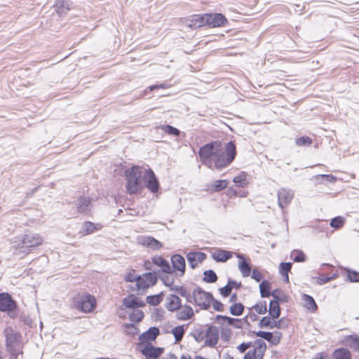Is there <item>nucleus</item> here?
Wrapping results in <instances>:
<instances>
[{"label":"nucleus","mask_w":359,"mask_h":359,"mask_svg":"<svg viewBox=\"0 0 359 359\" xmlns=\"http://www.w3.org/2000/svg\"><path fill=\"white\" fill-rule=\"evenodd\" d=\"M236 147L230 141L224 145L219 141H214L200 148L199 156L204 165L217 170L230 165L236 156Z\"/></svg>","instance_id":"obj_1"},{"label":"nucleus","mask_w":359,"mask_h":359,"mask_svg":"<svg viewBox=\"0 0 359 359\" xmlns=\"http://www.w3.org/2000/svg\"><path fill=\"white\" fill-rule=\"evenodd\" d=\"M126 188L128 194H137L147 187L151 192L158 191L159 183L151 169L133 166L125 172Z\"/></svg>","instance_id":"obj_2"},{"label":"nucleus","mask_w":359,"mask_h":359,"mask_svg":"<svg viewBox=\"0 0 359 359\" xmlns=\"http://www.w3.org/2000/svg\"><path fill=\"white\" fill-rule=\"evenodd\" d=\"M4 334L6 338V350L11 353V359H18L22 356L20 351L21 334L11 327H6Z\"/></svg>","instance_id":"obj_3"},{"label":"nucleus","mask_w":359,"mask_h":359,"mask_svg":"<svg viewBox=\"0 0 359 359\" xmlns=\"http://www.w3.org/2000/svg\"><path fill=\"white\" fill-rule=\"evenodd\" d=\"M211 299H213V296L210 292H205L201 287H197L194 290V302L201 309H208L210 307Z\"/></svg>","instance_id":"obj_4"},{"label":"nucleus","mask_w":359,"mask_h":359,"mask_svg":"<svg viewBox=\"0 0 359 359\" xmlns=\"http://www.w3.org/2000/svg\"><path fill=\"white\" fill-rule=\"evenodd\" d=\"M42 238L39 234H27L25 235L22 240L19 247L22 249V252H29L36 246L42 244Z\"/></svg>","instance_id":"obj_5"},{"label":"nucleus","mask_w":359,"mask_h":359,"mask_svg":"<svg viewBox=\"0 0 359 359\" xmlns=\"http://www.w3.org/2000/svg\"><path fill=\"white\" fill-rule=\"evenodd\" d=\"M156 281L157 277L155 273H145L142 276H138L136 287L139 292H143L149 287L154 285Z\"/></svg>","instance_id":"obj_6"},{"label":"nucleus","mask_w":359,"mask_h":359,"mask_svg":"<svg viewBox=\"0 0 359 359\" xmlns=\"http://www.w3.org/2000/svg\"><path fill=\"white\" fill-rule=\"evenodd\" d=\"M95 306V298L91 294L81 296L75 303V307L85 313L92 311Z\"/></svg>","instance_id":"obj_7"},{"label":"nucleus","mask_w":359,"mask_h":359,"mask_svg":"<svg viewBox=\"0 0 359 359\" xmlns=\"http://www.w3.org/2000/svg\"><path fill=\"white\" fill-rule=\"evenodd\" d=\"M266 350V343L262 339H257L253 343V350L249 351L243 359H262Z\"/></svg>","instance_id":"obj_8"},{"label":"nucleus","mask_w":359,"mask_h":359,"mask_svg":"<svg viewBox=\"0 0 359 359\" xmlns=\"http://www.w3.org/2000/svg\"><path fill=\"white\" fill-rule=\"evenodd\" d=\"M206 26L216 27L223 26L227 22L226 18L221 13H205Z\"/></svg>","instance_id":"obj_9"},{"label":"nucleus","mask_w":359,"mask_h":359,"mask_svg":"<svg viewBox=\"0 0 359 359\" xmlns=\"http://www.w3.org/2000/svg\"><path fill=\"white\" fill-rule=\"evenodd\" d=\"M15 307L16 303L9 294H0V311H8L10 316H11Z\"/></svg>","instance_id":"obj_10"},{"label":"nucleus","mask_w":359,"mask_h":359,"mask_svg":"<svg viewBox=\"0 0 359 359\" xmlns=\"http://www.w3.org/2000/svg\"><path fill=\"white\" fill-rule=\"evenodd\" d=\"M205 344L209 346H215L219 339V330L217 327L210 325L205 329Z\"/></svg>","instance_id":"obj_11"},{"label":"nucleus","mask_w":359,"mask_h":359,"mask_svg":"<svg viewBox=\"0 0 359 359\" xmlns=\"http://www.w3.org/2000/svg\"><path fill=\"white\" fill-rule=\"evenodd\" d=\"M278 205L283 208L287 206L294 197V192L290 189L283 188L278 191Z\"/></svg>","instance_id":"obj_12"},{"label":"nucleus","mask_w":359,"mask_h":359,"mask_svg":"<svg viewBox=\"0 0 359 359\" xmlns=\"http://www.w3.org/2000/svg\"><path fill=\"white\" fill-rule=\"evenodd\" d=\"M184 24L192 29H196L203 26H206L205 14L193 15L184 20Z\"/></svg>","instance_id":"obj_13"},{"label":"nucleus","mask_w":359,"mask_h":359,"mask_svg":"<svg viewBox=\"0 0 359 359\" xmlns=\"http://www.w3.org/2000/svg\"><path fill=\"white\" fill-rule=\"evenodd\" d=\"M207 255L202 252H190L187 255V259L191 268L195 269L198 263L205 259Z\"/></svg>","instance_id":"obj_14"},{"label":"nucleus","mask_w":359,"mask_h":359,"mask_svg":"<svg viewBox=\"0 0 359 359\" xmlns=\"http://www.w3.org/2000/svg\"><path fill=\"white\" fill-rule=\"evenodd\" d=\"M123 304L128 309H138L145 306V303L138 297L130 294L123 300Z\"/></svg>","instance_id":"obj_15"},{"label":"nucleus","mask_w":359,"mask_h":359,"mask_svg":"<svg viewBox=\"0 0 359 359\" xmlns=\"http://www.w3.org/2000/svg\"><path fill=\"white\" fill-rule=\"evenodd\" d=\"M171 262L173 267V269L175 271H177L180 272L179 276H182L184 274L185 272V268H186V263L184 258L178 255H174L171 257Z\"/></svg>","instance_id":"obj_16"},{"label":"nucleus","mask_w":359,"mask_h":359,"mask_svg":"<svg viewBox=\"0 0 359 359\" xmlns=\"http://www.w3.org/2000/svg\"><path fill=\"white\" fill-rule=\"evenodd\" d=\"M139 243L153 250H159L162 248V244L158 241L151 236H141L138 238Z\"/></svg>","instance_id":"obj_17"},{"label":"nucleus","mask_w":359,"mask_h":359,"mask_svg":"<svg viewBox=\"0 0 359 359\" xmlns=\"http://www.w3.org/2000/svg\"><path fill=\"white\" fill-rule=\"evenodd\" d=\"M142 354L148 358H156L162 353V348L151 345H145L141 350Z\"/></svg>","instance_id":"obj_18"},{"label":"nucleus","mask_w":359,"mask_h":359,"mask_svg":"<svg viewBox=\"0 0 359 359\" xmlns=\"http://www.w3.org/2000/svg\"><path fill=\"white\" fill-rule=\"evenodd\" d=\"M232 252L216 249L212 252V257L217 262H224L232 257Z\"/></svg>","instance_id":"obj_19"},{"label":"nucleus","mask_w":359,"mask_h":359,"mask_svg":"<svg viewBox=\"0 0 359 359\" xmlns=\"http://www.w3.org/2000/svg\"><path fill=\"white\" fill-rule=\"evenodd\" d=\"M194 311L189 306H181L177 311V318L181 320H187L192 318Z\"/></svg>","instance_id":"obj_20"},{"label":"nucleus","mask_w":359,"mask_h":359,"mask_svg":"<svg viewBox=\"0 0 359 359\" xmlns=\"http://www.w3.org/2000/svg\"><path fill=\"white\" fill-rule=\"evenodd\" d=\"M152 262L161 267L162 269V271L165 273H172V269L170 267V265L168 261H166L165 259H163L161 256H155L152 258Z\"/></svg>","instance_id":"obj_21"},{"label":"nucleus","mask_w":359,"mask_h":359,"mask_svg":"<svg viewBox=\"0 0 359 359\" xmlns=\"http://www.w3.org/2000/svg\"><path fill=\"white\" fill-rule=\"evenodd\" d=\"M102 228L100 224H94L90 222H86L82 224L81 229L79 233L83 236L88 235L93 233L95 230H99Z\"/></svg>","instance_id":"obj_22"},{"label":"nucleus","mask_w":359,"mask_h":359,"mask_svg":"<svg viewBox=\"0 0 359 359\" xmlns=\"http://www.w3.org/2000/svg\"><path fill=\"white\" fill-rule=\"evenodd\" d=\"M237 257L241 259L238 262V269L242 273L243 277H248L250 274L251 268L250 266V262H247L243 255L238 254Z\"/></svg>","instance_id":"obj_23"},{"label":"nucleus","mask_w":359,"mask_h":359,"mask_svg":"<svg viewBox=\"0 0 359 359\" xmlns=\"http://www.w3.org/2000/svg\"><path fill=\"white\" fill-rule=\"evenodd\" d=\"M280 321H276L275 319H271L269 317L265 316L263 317L259 323V326L260 327H266L269 329H273V327L280 328Z\"/></svg>","instance_id":"obj_24"},{"label":"nucleus","mask_w":359,"mask_h":359,"mask_svg":"<svg viewBox=\"0 0 359 359\" xmlns=\"http://www.w3.org/2000/svg\"><path fill=\"white\" fill-rule=\"evenodd\" d=\"M159 334L158 328L156 327H150L147 332H144L140 337L142 341L154 340Z\"/></svg>","instance_id":"obj_25"},{"label":"nucleus","mask_w":359,"mask_h":359,"mask_svg":"<svg viewBox=\"0 0 359 359\" xmlns=\"http://www.w3.org/2000/svg\"><path fill=\"white\" fill-rule=\"evenodd\" d=\"M168 304L167 306V309L170 311H177L182 306H181V299L180 298L175 295V294H171L168 297Z\"/></svg>","instance_id":"obj_26"},{"label":"nucleus","mask_w":359,"mask_h":359,"mask_svg":"<svg viewBox=\"0 0 359 359\" xmlns=\"http://www.w3.org/2000/svg\"><path fill=\"white\" fill-rule=\"evenodd\" d=\"M69 0H57L55 4V11L60 16L66 14L69 10Z\"/></svg>","instance_id":"obj_27"},{"label":"nucleus","mask_w":359,"mask_h":359,"mask_svg":"<svg viewBox=\"0 0 359 359\" xmlns=\"http://www.w3.org/2000/svg\"><path fill=\"white\" fill-rule=\"evenodd\" d=\"M269 314L271 318L276 319L280 316V310L277 300H272L269 304Z\"/></svg>","instance_id":"obj_28"},{"label":"nucleus","mask_w":359,"mask_h":359,"mask_svg":"<svg viewBox=\"0 0 359 359\" xmlns=\"http://www.w3.org/2000/svg\"><path fill=\"white\" fill-rule=\"evenodd\" d=\"M90 200L86 198H81L77 204V212L86 213L89 211Z\"/></svg>","instance_id":"obj_29"},{"label":"nucleus","mask_w":359,"mask_h":359,"mask_svg":"<svg viewBox=\"0 0 359 359\" xmlns=\"http://www.w3.org/2000/svg\"><path fill=\"white\" fill-rule=\"evenodd\" d=\"M351 353L348 349L339 348L333 353L334 359H351Z\"/></svg>","instance_id":"obj_30"},{"label":"nucleus","mask_w":359,"mask_h":359,"mask_svg":"<svg viewBox=\"0 0 359 359\" xmlns=\"http://www.w3.org/2000/svg\"><path fill=\"white\" fill-rule=\"evenodd\" d=\"M259 290L262 297H269L271 295V285L270 283L267 280H263L259 284Z\"/></svg>","instance_id":"obj_31"},{"label":"nucleus","mask_w":359,"mask_h":359,"mask_svg":"<svg viewBox=\"0 0 359 359\" xmlns=\"http://www.w3.org/2000/svg\"><path fill=\"white\" fill-rule=\"evenodd\" d=\"M303 300L305 303V306L311 311L313 312L317 309V305H316L313 298L312 297H311L310 295L304 294Z\"/></svg>","instance_id":"obj_32"},{"label":"nucleus","mask_w":359,"mask_h":359,"mask_svg":"<svg viewBox=\"0 0 359 359\" xmlns=\"http://www.w3.org/2000/svg\"><path fill=\"white\" fill-rule=\"evenodd\" d=\"M184 332L185 328L184 325L177 326L172 330V333L175 337L176 342H180L182 339Z\"/></svg>","instance_id":"obj_33"},{"label":"nucleus","mask_w":359,"mask_h":359,"mask_svg":"<svg viewBox=\"0 0 359 359\" xmlns=\"http://www.w3.org/2000/svg\"><path fill=\"white\" fill-rule=\"evenodd\" d=\"M346 343L351 348L358 350L359 349V337L355 335H350L346 338Z\"/></svg>","instance_id":"obj_34"},{"label":"nucleus","mask_w":359,"mask_h":359,"mask_svg":"<svg viewBox=\"0 0 359 359\" xmlns=\"http://www.w3.org/2000/svg\"><path fill=\"white\" fill-rule=\"evenodd\" d=\"M203 275V280L206 283H212L217 280V276L213 270L205 271Z\"/></svg>","instance_id":"obj_35"},{"label":"nucleus","mask_w":359,"mask_h":359,"mask_svg":"<svg viewBox=\"0 0 359 359\" xmlns=\"http://www.w3.org/2000/svg\"><path fill=\"white\" fill-rule=\"evenodd\" d=\"M144 318V313L139 309H134L130 314L129 318L131 321L138 323Z\"/></svg>","instance_id":"obj_36"},{"label":"nucleus","mask_w":359,"mask_h":359,"mask_svg":"<svg viewBox=\"0 0 359 359\" xmlns=\"http://www.w3.org/2000/svg\"><path fill=\"white\" fill-rule=\"evenodd\" d=\"M244 310V306L241 303H236L231 306L230 313L233 316H241Z\"/></svg>","instance_id":"obj_37"},{"label":"nucleus","mask_w":359,"mask_h":359,"mask_svg":"<svg viewBox=\"0 0 359 359\" xmlns=\"http://www.w3.org/2000/svg\"><path fill=\"white\" fill-rule=\"evenodd\" d=\"M291 258L295 262H303L305 261L306 256L301 250H293L291 252Z\"/></svg>","instance_id":"obj_38"},{"label":"nucleus","mask_w":359,"mask_h":359,"mask_svg":"<svg viewBox=\"0 0 359 359\" xmlns=\"http://www.w3.org/2000/svg\"><path fill=\"white\" fill-rule=\"evenodd\" d=\"M228 186L226 180H216L212 184V190L213 191H221Z\"/></svg>","instance_id":"obj_39"},{"label":"nucleus","mask_w":359,"mask_h":359,"mask_svg":"<svg viewBox=\"0 0 359 359\" xmlns=\"http://www.w3.org/2000/svg\"><path fill=\"white\" fill-rule=\"evenodd\" d=\"M345 221L344 217L338 216L331 220L330 226L334 229H340L344 226Z\"/></svg>","instance_id":"obj_40"},{"label":"nucleus","mask_w":359,"mask_h":359,"mask_svg":"<svg viewBox=\"0 0 359 359\" xmlns=\"http://www.w3.org/2000/svg\"><path fill=\"white\" fill-rule=\"evenodd\" d=\"M313 143V140L309 137H301L296 140V144L299 147H309Z\"/></svg>","instance_id":"obj_41"},{"label":"nucleus","mask_w":359,"mask_h":359,"mask_svg":"<svg viewBox=\"0 0 359 359\" xmlns=\"http://www.w3.org/2000/svg\"><path fill=\"white\" fill-rule=\"evenodd\" d=\"M292 263L290 262H282L279 266V273L283 275L288 274L292 269Z\"/></svg>","instance_id":"obj_42"},{"label":"nucleus","mask_w":359,"mask_h":359,"mask_svg":"<svg viewBox=\"0 0 359 359\" xmlns=\"http://www.w3.org/2000/svg\"><path fill=\"white\" fill-rule=\"evenodd\" d=\"M162 130L169 135H173L175 136H178L180 133L177 128H175L173 126L169 125L163 126Z\"/></svg>","instance_id":"obj_43"},{"label":"nucleus","mask_w":359,"mask_h":359,"mask_svg":"<svg viewBox=\"0 0 359 359\" xmlns=\"http://www.w3.org/2000/svg\"><path fill=\"white\" fill-rule=\"evenodd\" d=\"M233 182L240 187H245L247 184L245 175L241 174L233 178Z\"/></svg>","instance_id":"obj_44"},{"label":"nucleus","mask_w":359,"mask_h":359,"mask_svg":"<svg viewBox=\"0 0 359 359\" xmlns=\"http://www.w3.org/2000/svg\"><path fill=\"white\" fill-rule=\"evenodd\" d=\"M254 308H255L256 312H257L258 313L264 314L267 311L266 302L265 301L260 302L259 303L256 304L254 306Z\"/></svg>","instance_id":"obj_45"},{"label":"nucleus","mask_w":359,"mask_h":359,"mask_svg":"<svg viewBox=\"0 0 359 359\" xmlns=\"http://www.w3.org/2000/svg\"><path fill=\"white\" fill-rule=\"evenodd\" d=\"M163 284L166 286H171L174 283V278L172 273H166L161 277Z\"/></svg>","instance_id":"obj_46"},{"label":"nucleus","mask_w":359,"mask_h":359,"mask_svg":"<svg viewBox=\"0 0 359 359\" xmlns=\"http://www.w3.org/2000/svg\"><path fill=\"white\" fill-rule=\"evenodd\" d=\"M194 337L197 342H202L203 341H205V329L202 330H196L194 333Z\"/></svg>","instance_id":"obj_47"},{"label":"nucleus","mask_w":359,"mask_h":359,"mask_svg":"<svg viewBox=\"0 0 359 359\" xmlns=\"http://www.w3.org/2000/svg\"><path fill=\"white\" fill-rule=\"evenodd\" d=\"M256 336L264 339L268 341H271L273 339V333L269 332L259 331L256 332Z\"/></svg>","instance_id":"obj_48"},{"label":"nucleus","mask_w":359,"mask_h":359,"mask_svg":"<svg viewBox=\"0 0 359 359\" xmlns=\"http://www.w3.org/2000/svg\"><path fill=\"white\" fill-rule=\"evenodd\" d=\"M347 278L351 282H359V273L355 271H347Z\"/></svg>","instance_id":"obj_49"},{"label":"nucleus","mask_w":359,"mask_h":359,"mask_svg":"<svg viewBox=\"0 0 359 359\" xmlns=\"http://www.w3.org/2000/svg\"><path fill=\"white\" fill-rule=\"evenodd\" d=\"M211 303L212 304L213 309L217 311H223L224 309V305L220 302L215 299H211Z\"/></svg>","instance_id":"obj_50"},{"label":"nucleus","mask_w":359,"mask_h":359,"mask_svg":"<svg viewBox=\"0 0 359 359\" xmlns=\"http://www.w3.org/2000/svg\"><path fill=\"white\" fill-rule=\"evenodd\" d=\"M217 320H222V323H226V322L230 325H233V323L235 321H238V320H236V319H234V318H230V317L220 316V315H218L217 316Z\"/></svg>","instance_id":"obj_51"},{"label":"nucleus","mask_w":359,"mask_h":359,"mask_svg":"<svg viewBox=\"0 0 359 359\" xmlns=\"http://www.w3.org/2000/svg\"><path fill=\"white\" fill-rule=\"evenodd\" d=\"M231 292V289L230 285H229L228 284L226 285L224 287L219 289V293L224 297H226L229 296Z\"/></svg>","instance_id":"obj_52"},{"label":"nucleus","mask_w":359,"mask_h":359,"mask_svg":"<svg viewBox=\"0 0 359 359\" xmlns=\"http://www.w3.org/2000/svg\"><path fill=\"white\" fill-rule=\"evenodd\" d=\"M252 346L253 347V344L252 342L242 343L237 347V348L240 353H244L248 348Z\"/></svg>","instance_id":"obj_53"},{"label":"nucleus","mask_w":359,"mask_h":359,"mask_svg":"<svg viewBox=\"0 0 359 359\" xmlns=\"http://www.w3.org/2000/svg\"><path fill=\"white\" fill-rule=\"evenodd\" d=\"M252 278L255 279L257 282H259L262 278V274L257 269H253L252 271Z\"/></svg>","instance_id":"obj_54"},{"label":"nucleus","mask_w":359,"mask_h":359,"mask_svg":"<svg viewBox=\"0 0 359 359\" xmlns=\"http://www.w3.org/2000/svg\"><path fill=\"white\" fill-rule=\"evenodd\" d=\"M138 276H136L134 272L133 273H129L126 277V280L128 282H137Z\"/></svg>","instance_id":"obj_55"},{"label":"nucleus","mask_w":359,"mask_h":359,"mask_svg":"<svg viewBox=\"0 0 359 359\" xmlns=\"http://www.w3.org/2000/svg\"><path fill=\"white\" fill-rule=\"evenodd\" d=\"M147 299H149V297H148ZM150 299H151L149 301H148V302L153 306L158 305L161 301L160 297L158 296L151 297Z\"/></svg>","instance_id":"obj_56"},{"label":"nucleus","mask_w":359,"mask_h":359,"mask_svg":"<svg viewBox=\"0 0 359 359\" xmlns=\"http://www.w3.org/2000/svg\"><path fill=\"white\" fill-rule=\"evenodd\" d=\"M229 285H230L231 290L233 288L238 289L241 286V283H237L235 280H229V282L227 283Z\"/></svg>","instance_id":"obj_57"},{"label":"nucleus","mask_w":359,"mask_h":359,"mask_svg":"<svg viewBox=\"0 0 359 359\" xmlns=\"http://www.w3.org/2000/svg\"><path fill=\"white\" fill-rule=\"evenodd\" d=\"M322 177V178H325L327 181H330V182H335L336 180H337V177L332 175H318L317 177Z\"/></svg>","instance_id":"obj_58"},{"label":"nucleus","mask_w":359,"mask_h":359,"mask_svg":"<svg viewBox=\"0 0 359 359\" xmlns=\"http://www.w3.org/2000/svg\"><path fill=\"white\" fill-rule=\"evenodd\" d=\"M181 295L182 297H186L187 302H190V303H193L194 302V300H193V294H187L186 292H182L181 293Z\"/></svg>","instance_id":"obj_59"},{"label":"nucleus","mask_w":359,"mask_h":359,"mask_svg":"<svg viewBox=\"0 0 359 359\" xmlns=\"http://www.w3.org/2000/svg\"><path fill=\"white\" fill-rule=\"evenodd\" d=\"M168 86L164 84V83H162V84H160V85H153L151 86H150V90H154L155 89H157V88H167Z\"/></svg>","instance_id":"obj_60"},{"label":"nucleus","mask_w":359,"mask_h":359,"mask_svg":"<svg viewBox=\"0 0 359 359\" xmlns=\"http://www.w3.org/2000/svg\"><path fill=\"white\" fill-rule=\"evenodd\" d=\"M332 279V277H323V278H319V281L318 283L320 284H323V283H326L327 282H329L330 280H331Z\"/></svg>","instance_id":"obj_61"},{"label":"nucleus","mask_w":359,"mask_h":359,"mask_svg":"<svg viewBox=\"0 0 359 359\" xmlns=\"http://www.w3.org/2000/svg\"><path fill=\"white\" fill-rule=\"evenodd\" d=\"M279 341H280V337H276V336L274 337L273 335L272 340L269 341V342L272 343L274 345L278 344L279 343Z\"/></svg>","instance_id":"obj_62"},{"label":"nucleus","mask_w":359,"mask_h":359,"mask_svg":"<svg viewBox=\"0 0 359 359\" xmlns=\"http://www.w3.org/2000/svg\"><path fill=\"white\" fill-rule=\"evenodd\" d=\"M237 300V294L236 293L233 294L229 299L230 302H235Z\"/></svg>","instance_id":"obj_63"},{"label":"nucleus","mask_w":359,"mask_h":359,"mask_svg":"<svg viewBox=\"0 0 359 359\" xmlns=\"http://www.w3.org/2000/svg\"><path fill=\"white\" fill-rule=\"evenodd\" d=\"M162 359H177V357L173 354H169L163 357Z\"/></svg>","instance_id":"obj_64"}]
</instances>
